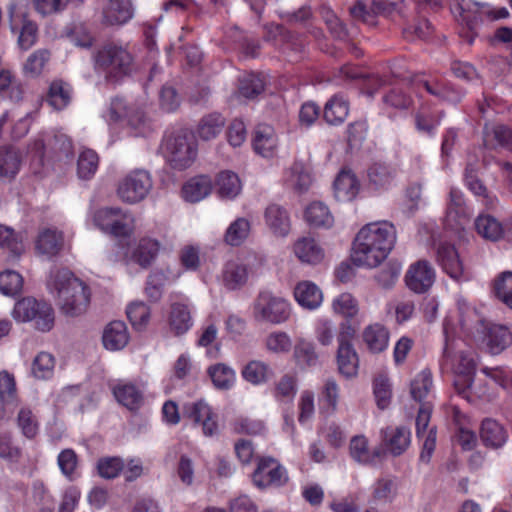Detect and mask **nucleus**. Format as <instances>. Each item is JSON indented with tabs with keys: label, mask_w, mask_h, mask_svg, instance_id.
I'll return each mask as SVG.
<instances>
[{
	"label": "nucleus",
	"mask_w": 512,
	"mask_h": 512,
	"mask_svg": "<svg viewBox=\"0 0 512 512\" xmlns=\"http://www.w3.org/2000/svg\"><path fill=\"white\" fill-rule=\"evenodd\" d=\"M397 231L393 223L383 220L363 226L357 233L352 260L357 266L369 268L382 263L395 246Z\"/></svg>",
	"instance_id": "obj_1"
},
{
	"label": "nucleus",
	"mask_w": 512,
	"mask_h": 512,
	"mask_svg": "<svg viewBox=\"0 0 512 512\" xmlns=\"http://www.w3.org/2000/svg\"><path fill=\"white\" fill-rule=\"evenodd\" d=\"M47 286L56 295L59 311L65 317L77 318L88 311L91 289L68 269L52 270Z\"/></svg>",
	"instance_id": "obj_2"
},
{
	"label": "nucleus",
	"mask_w": 512,
	"mask_h": 512,
	"mask_svg": "<svg viewBox=\"0 0 512 512\" xmlns=\"http://www.w3.org/2000/svg\"><path fill=\"white\" fill-rule=\"evenodd\" d=\"M95 72L104 75L107 82L116 83L134 70V58L124 46L108 43L92 55Z\"/></svg>",
	"instance_id": "obj_3"
},
{
	"label": "nucleus",
	"mask_w": 512,
	"mask_h": 512,
	"mask_svg": "<svg viewBox=\"0 0 512 512\" xmlns=\"http://www.w3.org/2000/svg\"><path fill=\"white\" fill-rule=\"evenodd\" d=\"M13 317L19 322H33L35 328L41 332L50 331L55 323L52 306L32 297H26L16 302Z\"/></svg>",
	"instance_id": "obj_4"
},
{
	"label": "nucleus",
	"mask_w": 512,
	"mask_h": 512,
	"mask_svg": "<svg viewBox=\"0 0 512 512\" xmlns=\"http://www.w3.org/2000/svg\"><path fill=\"white\" fill-rule=\"evenodd\" d=\"M164 154L173 169L184 170L190 167L197 155L194 137L186 132L168 136L164 142Z\"/></svg>",
	"instance_id": "obj_5"
},
{
	"label": "nucleus",
	"mask_w": 512,
	"mask_h": 512,
	"mask_svg": "<svg viewBox=\"0 0 512 512\" xmlns=\"http://www.w3.org/2000/svg\"><path fill=\"white\" fill-rule=\"evenodd\" d=\"M290 313L287 300L269 291L260 292L253 304V316L259 322L281 324L289 319Z\"/></svg>",
	"instance_id": "obj_6"
},
{
	"label": "nucleus",
	"mask_w": 512,
	"mask_h": 512,
	"mask_svg": "<svg viewBox=\"0 0 512 512\" xmlns=\"http://www.w3.org/2000/svg\"><path fill=\"white\" fill-rule=\"evenodd\" d=\"M440 366L442 370H453L464 377L465 387L461 390L459 389V393L467 400H470L469 391L472 389V374L476 366L472 354L461 351L456 355L452 344L446 341Z\"/></svg>",
	"instance_id": "obj_7"
},
{
	"label": "nucleus",
	"mask_w": 512,
	"mask_h": 512,
	"mask_svg": "<svg viewBox=\"0 0 512 512\" xmlns=\"http://www.w3.org/2000/svg\"><path fill=\"white\" fill-rule=\"evenodd\" d=\"M28 0H11L8 6L11 27L13 30L20 29L18 37L19 46L24 49H30L37 40V25L27 19Z\"/></svg>",
	"instance_id": "obj_8"
},
{
	"label": "nucleus",
	"mask_w": 512,
	"mask_h": 512,
	"mask_svg": "<svg viewBox=\"0 0 512 512\" xmlns=\"http://www.w3.org/2000/svg\"><path fill=\"white\" fill-rule=\"evenodd\" d=\"M152 185L150 173L146 170L136 169L119 183L117 194L124 202L137 203L149 194Z\"/></svg>",
	"instance_id": "obj_9"
},
{
	"label": "nucleus",
	"mask_w": 512,
	"mask_h": 512,
	"mask_svg": "<svg viewBox=\"0 0 512 512\" xmlns=\"http://www.w3.org/2000/svg\"><path fill=\"white\" fill-rule=\"evenodd\" d=\"M432 410L433 405L431 402H423L416 417V436L424 440L419 460L425 464L430 463L436 447V426L429 427Z\"/></svg>",
	"instance_id": "obj_10"
},
{
	"label": "nucleus",
	"mask_w": 512,
	"mask_h": 512,
	"mask_svg": "<svg viewBox=\"0 0 512 512\" xmlns=\"http://www.w3.org/2000/svg\"><path fill=\"white\" fill-rule=\"evenodd\" d=\"M436 258L442 270L453 280L457 282L470 280L471 273L464 265L453 245L448 243L440 244L437 248Z\"/></svg>",
	"instance_id": "obj_11"
},
{
	"label": "nucleus",
	"mask_w": 512,
	"mask_h": 512,
	"mask_svg": "<svg viewBox=\"0 0 512 512\" xmlns=\"http://www.w3.org/2000/svg\"><path fill=\"white\" fill-rule=\"evenodd\" d=\"M252 480L255 486L263 489L270 486L284 485L288 476L286 470L275 459L261 458L252 474Z\"/></svg>",
	"instance_id": "obj_12"
},
{
	"label": "nucleus",
	"mask_w": 512,
	"mask_h": 512,
	"mask_svg": "<svg viewBox=\"0 0 512 512\" xmlns=\"http://www.w3.org/2000/svg\"><path fill=\"white\" fill-rule=\"evenodd\" d=\"M354 331L342 332L338 336V349L336 362L338 372L345 378H353L357 375L359 367L358 355L350 343Z\"/></svg>",
	"instance_id": "obj_13"
},
{
	"label": "nucleus",
	"mask_w": 512,
	"mask_h": 512,
	"mask_svg": "<svg viewBox=\"0 0 512 512\" xmlns=\"http://www.w3.org/2000/svg\"><path fill=\"white\" fill-rule=\"evenodd\" d=\"M397 9L396 2L384 0H358L349 8L350 15L368 25H376L378 15L390 14Z\"/></svg>",
	"instance_id": "obj_14"
},
{
	"label": "nucleus",
	"mask_w": 512,
	"mask_h": 512,
	"mask_svg": "<svg viewBox=\"0 0 512 512\" xmlns=\"http://www.w3.org/2000/svg\"><path fill=\"white\" fill-rule=\"evenodd\" d=\"M453 11L458 13L461 21L465 23L460 36L469 44H473L475 37L478 35L476 28L482 21L478 15L479 3L473 0H454Z\"/></svg>",
	"instance_id": "obj_15"
},
{
	"label": "nucleus",
	"mask_w": 512,
	"mask_h": 512,
	"mask_svg": "<svg viewBox=\"0 0 512 512\" xmlns=\"http://www.w3.org/2000/svg\"><path fill=\"white\" fill-rule=\"evenodd\" d=\"M435 281V270L427 260H418L410 265L405 275L406 286L413 292H427Z\"/></svg>",
	"instance_id": "obj_16"
},
{
	"label": "nucleus",
	"mask_w": 512,
	"mask_h": 512,
	"mask_svg": "<svg viewBox=\"0 0 512 512\" xmlns=\"http://www.w3.org/2000/svg\"><path fill=\"white\" fill-rule=\"evenodd\" d=\"M469 222V213L465 205L463 193L457 188H451L447 204L445 225L447 228L460 231Z\"/></svg>",
	"instance_id": "obj_17"
},
{
	"label": "nucleus",
	"mask_w": 512,
	"mask_h": 512,
	"mask_svg": "<svg viewBox=\"0 0 512 512\" xmlns=\"http://www.w3.org/2000/svg\"><path fill=\"white\" fill-rule=\"evenodd\" d=\"M184 417L196 424H202L204 435L212 436L217 432V422L210 406L203 400L186 403L183 406Z\"/></svg>",
	"instance_id": "obj_18"
},
{
	"label": "nucleus",
	"mask_w": 512,
	"mask_h": 512,
	"mask_svg": "<svg viewBox=\"0 0 512 512\" xmlns=\"http://www.w3.org/2000/svg\"><path fill=\"white\" fill-rule=\"evenodd\" d=\"M380 435L385 450L395 457L402 455L411 443V431L405 426L386 427Z\"/></svg>",
	"instance_id": "obj_19"
},
{
	"label": "nucleus",
	"mask_w": 512,
	"mask_h": 512,
	"mask_svg": "<svg viewBox=\"0 0 512 512\" xmlns=\"http://www.w3.org/2000/svg\"><path fill=\"white\" fill-rule=\"evenodd\" d=\"M168 324L170 330L177 336L185 334L192 327L193 320L188 300L171 303Z\"/></svg>",
	"instance_id": "obj_20"
},
{
	"label": "nucleus",
	"mask_w": 512,
	"mask_h": 512,
	"mask_svg": "<svg viewBox=\"0 0 512 512\" xmlns=\"http://www.w3.org/2000/svg\"><path fill=\"white\" fill-rule=\"evenodd\" d=\"M397 175L396 169L386 163L375 162L367 170L368 187L374 191L388 190Z\"/></svg>",
	"instance_id": "obj_21"
},
{
	"label": "nucleus",
	"mask_w": 512,
	"mask_h": 512,
	"mask_svg": "<svg viewBox=\"0 0 512 512\" xmlns=\"http://www.w3.org/2000/svg\"><path fill=\"white\" fill-rule=\"evenodd\" d=\"M22 164L21 152L13 147L0 148V181L10 182L18 174Z\"/></svg>",
	"instance_id": "obj_22"
},
{
	"label": "nucleus",
	"mask_w": 512,
	"mask_h": 512,
	"mask_svg": "<svg viewBox=\"0 0 512 512\" xmlns=\"http://www.w3.org/2000/svg\"><path fill=\"white\" fill-rule=\"evenodd\" d=\"M160 247L161 245L156 239L150 237L142 238L133 249L130 260L141 268L148 269L156 260Z\"/></svg>",
	"instance_id": "obj_23"
},
{
	"label": "nucleus",
	"mask_w": 512,
	"mask_h": 512,
	"mask_svg": "<svg viewBox=\"0 0 512 512\" xmlns=\"http://www.w3.org/2000/svg\"><path fill=\"white\" fill-rule=\"evenodd\" d=\"M253 147L257 154L270 158L275 154L277 137L274 129L267 124H260L256 127L253 137Z\"/></svg>",
	"instance_id": "obj_24"
},
{
	"label": "nucleus",
	"mask_w": 512,
	"mask_h": 512,
	"mask_svg": "<svg viewBox=\"0 0 512 512\" xmlns=\"http://www.w3.org/2000/svg\"><path fill=\"white\" fill-rule=\"evenodd\" d=\"M213 182L207 175H199L188 180L182 187L183 198L196 203L206 198L212 191Z\"/></svg>",
	"instance_id": "obj_25"
},
{
	"label": "nucleus",
	"mask_w": 512,
	"mask_h": 512,
	"mask_svg": "<svg viewBox=\"0 0 512 512\" xmlns=\"http://www.w3.org/2000/svg\"><path fill=\"white\" fill-rule=\"evenodd\" d=\"M296 257L303 263L318 264L324 258V251L314 238L302 237L293 246Z\"/></svg>",
	"instance_id": "obj_26"
},
{
	"label": "nucleus",
	"mask_w": 512,
	"mask_h": 512,
	"mask_svg": "<svg viewBox=\"0 0 512 512\" xmlns=\"http://www.w3.org/2000/svg\"><path fill=\"white\" fill-rule=\"evenodd\" d=\"M72 100V87L69 83L56 79L53 80L46 94V102L57 111L65 109Z\"/></svg>",
	"instance_id": "obj_27"
},
{
	"label": "nucleus",
	"mask_w": 512,
	"mask_h": 512,
	"mask_svg": "<svg viewBox=\"0 0 512 512\" xmlns=\"http://www.w3.org/2000/svg\"><path fill=\"white\" fill-rule=\"evenodd\" d=\"M271 366L261 360H251L241 370L242 378L252 385H262L274 377Z\"/></svg>",
	"instance_id": "obj_28"
},
{
	"label": "nucleus",
	"mask_w": 512,
	"mask_h": 512,
	"mask_svg": "<svg viewBox=\"0 0 512 512\" xmlns=\"http://www.w3.org/2000/svg\"><path fill=\"white\" fill-rule=\"evenodd\" d=\"M103 15L109 25L125 24L133 16L132 3L130 0H108Z\"/></svg>",
	"instance_id": "obj_29"
},
{
	"label": "nucleus",
	"mask_w": 512,
	"mask_h": 512,
	"mask_svg": "<svg viewBox=\"0 0 512 512\" xmlns=\"http://www.w3.org/2000/svg\"><path fill=\"white\" fill-rule=\"evenodd\" d=\"M129 340L127 327L122 321H112L103 332L102 341L106 349L111 351L123 349Z\"/></svg>",
	"instance_id": "obj_30"
},
{
	"label": "nucleus",
	"mask_w": 512,
	"mask_h": 512,
	"mask_svg": "<svg viewBox=\"0 0 512 512\" xmlns=\"http://www.w3.org/2000/svg\"><path fill=\"white\" fill-rule=\"evenodd\" d=\"M296 301L303 308L316 309L323 300L322 291L311 281L299 282L294 289Z\"/></svg>",
	"instance_id": "obj_31"
},
{
	"label": "nucleus",
	"mask_w": 512,
	"mask_h": 512,
	"mask_svg": "<svg viewBox=\"0 0 512 512\" xmlns=\"http://www.w3.org/2000/svg\"><path fill=\"white\" fill-rule=\"evenodd\" d=\"M64 237L62 232L56 229H44L38 235L36 241L37 251L48 257L57 255L63 248Z\"/></svg>",
	"instance_id": "obj_32"
},
{
	"label": "nucleus",
	"mask_w": 512,
	"mask_h": 512,
	"mask_svg": "<svg viewBox=\"0 0 512 512\" xmlns=\"http://www.w3.org/2000/svg\"><path fill=\"white\" fill-rule=\"evenodd\" d=\"M480 437L484 445L491 448H500L506 443L508 434L500 423L487 418L482 421Z\"/></svg>",
	"instance_id": "obj_33"
},
{
	"label": "nucleus",
	"mask_w": 512,
	"mask_h": 512,
	"mask_svg": "<svg viewBox=\"0 0 512 512\" xmlns=\"http://www.w3.org/2000/svg\"><path fill=\"white\" fill-rule=\"evenodd\" d=\"M358 190L357 178L349 171H341L334 181V195L338 201L347 202L353 200Z\"/></svg>",
	"instance_id": "obj_34"
},
{
	"label": "nucleus",
	"mask_w": 512,
	"mask_h": 512,
	"mask_svg": "<svg viewBox=\"0 0 512 512\" xmlns=\"http://www.w3.org/2000/svg\"><path fill=\"white\" fill-rule=\"evenodd\" d=\"M484 145L488 148L497 146L512 151V130L501 124L488 126L484 128Z\"/></svg>",
	"instance_id": "obj_35"
},
{
	"label": "nucleus",
	"mask_w": 512,
	"mask_h": 512,
	"mask_svg": "<svg viewBox=\"0 0 512 512\" xmlns=\"http://www.w3.org/2000/svg\"><path fill=\"white\" fill-rule=\"evenodd\" d=\"M486 344L492 354H499L512 344V333L506 326L490 325L487 329Z\"/></svg>",
	"instance_id": "obj_36"
},
{
	"label": "nucleus",
	"mask_w": 512,
	"mask_h": 512,
	"mask_svg": "<svg viewBox=\"0 0 512 512\" xmlns=\"http://www.w3.org/2000/svg\"><path fill=\"white\" fill-rule=\"evenodd\" d=\"M266 224L279 236H286L290 229V219L287 211L277 204H271L265 211Z\"/></svg>",
	"instance_id": "obj_37"
},
{
	"label": "nucleus",
	"mask_w": 512,
	"mask_h": 512,
	"mask_svg": "<svg viewBox=\"0 0 512 512\" xmlns=\"http://www.w3.org/2000/svg\"><path fill=\"white\" fill-rule=\"evenodd\" d=\"M248 279L247 267L243 264L230 261L225 264L222 272L223 285L229 290L242 287Z\"/></svg>",
	"instance_id": "obj_38"
},
{
	"label": "nucleus",
	"mask_w": 512,
	"mask_h": 512,
	"mask_svg": "<svg viewBox=\"0 0 512 512\" xmlns=\"http://www.w3.org/2000/svg\"><path fill=\"white\" fill-rule=\"evenodd\" d=\"M218 195L223 199H233L239 195L242 189L238 175L232 171H222L216 179Z\"/></svg>",
	"instance_id": "obj_39"
},
{
	"label": "nucleus",
	"mask_w": 512,
	"mask_h": 512,
	"mask_svg": "<svg viewBox=\"0 0 512 512\" xmlns=\"http://www.w3.org/2000/svg\"><path fill=\"white\" fill-rule=\"evenodd\" d=\"M116 400L129 410H136L143 402L142 392L133 384H118L113 388Z\"/></svg>",
	"instance_id": "obj_40"
},
{
	"label": "nucleus",
	"mask_w": 512,
	"mask_h": 512,
	"mask_svg": "<svg viewBox=\"0 0 512 512\" xmlns=\"http://www.w3.org/2000/svg\"><path fill=\"white\" fill-rule=\"evenodd\" d=\"M349 106L342 96L335 95L324 107V119L332 125L341 124L348 116Z\"/></svg>",
	"instance_id": "obj_41"
},
{
	"label": "nucleus",
	"mask_w": 512,
	"mask_h": 512,
	"mask_svg": "<svg viewBox=\"0 0 512 512\" xmlns=\"http://www.w3.org/2000/svg\"><path fill=\"white\" fill-rule=\"evenodd\" d=\"M363 338L370 351L379 353L388 345L389 332L382 325L375 324L365 329Z\"/></svg>",
	"instance_id": "obj_42"
},
{
	"label": "nucleus",
	"mask_w": 512,
	"mask_h": 512,
	"mask_svg": "<svg viewBox=\"0 0 512 512\" xmlns=\"http://www.w3.org/2000/svg\"><path fill=\"white\" fill-rule=\"evenodd\" d=\"M433 386L432 373L428 369L422 370L418 373L410 384V393L412 398L420 402H429L426 400L431 392Z\"/></svg>",
	"instance_id": "obj_43"
},
{
	"label": "nucleus",
	"mask_w": 512,
	"mask_h": 512,
	"mask_svg": "<svg viewBox=\"0 0 512 512\" xmlns=\"http://www.w3.org/2000/svg\"><path fill=\"white\" fill-rule=\"evenodd\" d=\"M305 219L310 226L315 228H328L333 224V217L328 207L321 202H313L307 207Z\"/></svg>",
	"instance_id": "obj_44"
},
{
	"label": "nucleus",
	"mask_w": 512,
	"mask_h": 512,
	"mask_svg": "<svg viewBox=\"0 0 512 512\" xmlns=\"http://www.w3.org/2000/svg\"><path fill=\"white\" fill-rule=\"evenodd\" d=\"M207 372L213 385L219 390H228L235 382V371L224 363L210 366Z\"/></svg>",
	"instance_id": "obj_45"
},
{
	"label": "nucleus",
	"mask_w": 512,
	"mask_h": 512,
	"mask_svg": "<svg viewBox=\"0 0 512 512\" xmlns=\"http://www.w3.org/2000/svg\"><path fill=\"white\" fill-rule=\"evenodd\" d=\"M224 125V117L219 113H212L200 120L197 134L201 139L207 141L215 138L222 131Z\"/></svg>",
	"instance_id": "obj_46"
},
{
	"label": "nucleus",
	"mask_w": 512,
	"mask_h": 512,
	"mask_svg": "<svg viewBox=\"0 0 512 512\" xmlns=\"http://www.w3.org/2000/svg\"><path fill=\"white\" fill-rule=\"evenodd\" d=\"M293 356L296 363L303 368L314 366L318 361L314 343L304 338L297 339Z\"/></svg>",
	"instance_id": "obj_47"
},
{
	"label": "nucleus",
	"mask_w": 512,
	"mask_h": 512,
	"mask_svg": "<svg viewBox=\"0 0 512 512\" xmlns=\"http://www.w3.org/2000/svg\"><path fill=\"white\" fill-rule=\"evenodd\" d=\"M475 228L483 238L497 241L503 236L501 223L490 215H480L475 220Z\"/></svg>",
	"instance_id": "obj_48"
},
{
	"label": "nucleus",
	"mask_w": 512,
	"mask_h": 512,
	"mask_svg": "<svg viewBox=\"0 0 512 512\" xmlns=\"http://www.w3.org/2000/svg\"><path fill=\"white\" fill-rule=\"evenodd\" d=\"M55 358L49 352L38 353L31 364V374L39 380H46L52 377L55 368Z\"/></svg>",
	"instance_id": "obj_49"
},
{
	"label": "nucleus",
	"mask_w": 512,
	"mask_h": 512,
	"mask_svg": "<svg viewBox=\"0 0 512 512\" xmlns=\"http://www.w3.org/2000/svg\"><path fill=\"white\" fill-rule=\"evenodd\" d=\"M396 495L397 482L395 478L383 477L373 485L372 499L376 503H390Z\"/></svg>",
	"instance_id": "obj_50"
},
{
	"label": "nucleus",
	"mask_w": 512,
	"mask_h": 512,
	"mask_svg": "<svg viewBox=\"0 0 512 512\" xmlns=\"http://www.w3.org/2000/svg\"><path fill=\"white\" fill-rule=\"evenodd\" d=\"M464 181L467 186V188L476 196L483 197L486 201L485 204L488 207L493 206V199L489 197L487 193V188L483 184V182L478 178L477 175V167L472 164L468 163L465 171H464Z\"/></svg>",
	"instance_id": "obj_51"
},
{
	"label": "nucleus",
	"mask_w": 512,
	"mask_h": 512,
	"mask_svg": "<svg viewBox=\"0 0 512 512\" xmlns=\"http://www.w3.org/2000/svg\"><path fill=\"white\" fill-rule=\"evenodd\" d=\"M312 179L310 174L304 169L303 165L300 163H295L289 172V175L286 178V184L288 187L296 191L297 193L306 192L310 185Z\"/></svg>",
	"instance_id": "obj_52"
},
{
	"label": "nucleus",
	"mask_w": 512,
	"mask_h": 512,
	"mask_svg": "<svg viewBox=\"0 0 512 512\" xmlns=\"http://www.w3.org/2000/svg\"><path fill=\"white\" fill-rule=\"evenodd\" d=\"M17 427L23 436L33 439L39 432V422L29 407H22L16 418Z\"/></svg>",
	"instance_id": "obj_53"
},
{
	"label": "nucleus",
	"mask_w": 512,
	"mask_h": 512,
	"mask_svg": "<svg viewBox=\"0 0 512 512\" xmlns=\"http://www.w3.org/2000/svg\"><path fill=\"white\" fill-rule=\"evenodd\" d=\"M349 452L352 459L357 463L373 464V456L369 451L368 440L365 436H354L349 444Z\"/></svg>",
	"instance_id": "obj_54"
},
{
	"label": "nucleus",
	"mask_w": 512,
	"mask_h": 512,
	"mask_svg": "<svg viewBox=\"0 0 512 512\" xmlns=\"http://www.w3.org/2000/svg\"><path fill=\"white\" fill-rule=\"evenodd\" d=\"M249 232V221L245 218H237L227 228L225 242L231 246H238L248 237Z\"/></svg>",
	"instance_id": "obj_55"
},
{
	"label": "nucleus",
	"mask_w": 512,
	"mask_h": 512,
	"mask_svg": "<svg viewBox=\"0 0 512 512\" xmlns=\"http://www.w3.org/2000/svg\"><path fill=\"white\" fill-rule=\"evenodd\" d=\"M341 72L348 79L362 78L364 80L365 92L369 97H373L375 91L385 84V81L381 77L377 75L363 74L350 66L342 67Z\"/></svg>",
	"instance_id": "obj_56"
},
{
	"label": "nucleus",
	"mask_w": 512,
	"mask_h": 512,
	"mask_svg": "<svg viewBox=\"0 0 512 512\" xmlns=\"http://www.w3.org/2000/svg\"><path fill=\"white\" fill-rule=\"evenodd\" d=\"M0 93L5 94L12 101L17 102L22 99L23 87L9 70L0 71Z\"/></svg>",
	"instance_id": "obj_57"
},
{
	"label": "nucleus",
	"mask_w": 512,
	"mask_h": 512,
	"mask_svg": "<svg viewBox=\"0 0 512 512\" xmlns=\"http://www.w3.org/2000/svg\"><path fill=\"white\" fill-rule=\"evenodd\" d=\"M98 155L91 149L84 150L78 157L77 172L82 179L91 178L98 168Z\"/></svg>",
	"instance_id": "obj_58"
},
{
	"label": "nucleus",
	"mask_w": 512,
	"mask_h": 512,
	"mask_svg": "<svg viewBox=\"0 0 512 512\" xmlns=\"http://www.w3.org/2000/svg\"><path fill=\"white\" fill-rule=\"evenodd\" d=\"M494 291L499 300L512 309V272H502L494 281Z\"/></svg>",
	"instance_id": "obj_59"
},
{
	"label": "nucleus",
	"mask_w": 512,
	"mask_h": 512,
	"mask_svg": "<svg viewBox=\"0 0 512 512\" xmlns=\"http://www.w3.org/2000/svg\"><path fill=\"white\" fill-rule=\"evenodd\" d=\"M23 287L22 276L14 270L0 273V292L7 296H15Z\"/></svg>",
	"instance_id": "obj_60"
},
{
	"label": "nucleus",
	"mask_w": 512,
	"mask_h": 512,
	"mask_svg": "<svg viewBox=\"0 0 512 512\" xmlns=\"http://www.w3.org/2000/svg\"><path fill=\"white\" fill-rule=\"evenodd\" d=\"M0 401L4 405L17 403L15 378L6 370L0 372Z\"/></svg>",
	"instance_id": "obj_61"
},
{
	"label": "nucleus",
	"mask_w": 512,
	"mask_h": 512,
	"mask_svg": "<svg viewBox=\"0 0 512 512\" xmlns=\"http://www.w3.org/2000/svg\"><path fill=\"white\" fill-rule=\"evenodd\" d=\"M134 229V218L131 214L117 208V213L109 233L116 237H127Z\"/></svg>",
	"instance_id": "obj_62"
},
{
	"label": "nucleus",
	"mask_w": 512,
	"mask_h": 512,
	"mask_svg": "<svg viewBox=\"0 0 512 512\" xmlns=\"http://www.w3.org/2000/svg\"><path fill=\"white\" fill-rule=\"evenodd\" d=\"M50 52L47 49H39L32 53L24 64V72L30 77L41 74L44 66L50 59Z\"/></svg>",
	"instance_id": "obj_63"
},
{
	"label": "nucleus",
	"mask_w": 512,
	"mask_h": 512,
	"mask_svg": "<svg viewBox=\"0 0 512 512\" xmlns=\"http://www.w3.org/2000/svg\"><path fill=\"white\" fill-rule=\"evenodd\" d=\"M265 89L262 78L257 75H248L241 79L238 93L246 99H254Z\"/></svg>",
	"instance_id": "obj_64"
}]
</instances>
